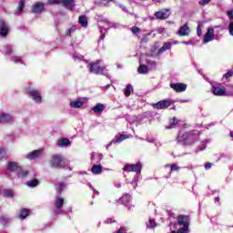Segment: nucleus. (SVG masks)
<instances>
[{
    "label": "nucleus",
    "mask_w": 233,
    "mask_h": 233,
    "mask_svg": "<svg viewBox=\"0 0 233 233\" xmlns=\"http://www.w3.org/2000/svg\"><path fill=\"white\" fill-rule=\"evenodd\" d=\"M3 233H7L6 231H3Z\"/></svg>",
    "instance_id": "nucleus-64"
},
{
    "label": "nucleus",
    "mask_w": 233,
    "mask_h": 233,
    "mask_svg": "<svg viewBox=\"0 0 233 233\" xmlns=\"http://www.w3.org/2000/svg\"><path fill=\"white\" fill-rule=\"evenodd\" d=\"M132 90H134V87L132 85L128 84L127 85L126 88L124 89V95L126 97H130L132 94Z\"/></svg>",
    "instance_id": "nucleus-29"
},
{
    "label": "nucleus",
    "mask_w": 233,
    "mask_h": 233,
    "mask_svg": "<svg viewBox=\"0 0 233 233\" xmlns=\"http://www.w3.org/2000/svg\"><path fill=\"white\" fill-rule=\"evenodd\" d=\"M93 112H95V114H101L103 112V110H105V105L101 104V103H97L93 108H92Z\"/></svg>",
    "instance_id": "nucleus-22"
},
{
    "label": "nucleus",
    "mask_w": 233,
    "mask_h": 233,
    "mask_svg": "<svg viewBox=\"0 0 233 233\" xmlns=\"http://www.w3.org/2000/svg\"><path fill=\"white\" fill-rule=\"evenodd\" d=\"M169 86L177 93L185 92L187 87V84L185 83H171Z\"/></svg>",
    "instance_id": "nucleus-8"
},
{
    "label": "nucleus",
    "mask_w": 233,
    "mask_h": 233,
    "mask_svg": "<svg viewBox=\"0 0 233 233\" xmlns=\"http://www.w3.org/2000/svg\"><path fill=\"white\" fill-rule=\"evenodd\" d=\"M56 29L57 30V22L55 24Z\"/></svg>",
    "instance_id": "nucleus-59"
},
{
    "label": "nucleus",
    "mask_w": 233,
    "mask_h": 233,
    "mask_svg": "<svg viewBox=\"0 0 233 233\" xmlns=\"http://www.w3.org/2000/svg\"><path fill=\"white\" fill-rule=\"evenodd\" d=\"M25 9V0H20L18 3V12H23Z\"/></svg>",
    "instance_id": "nucleus-39"
},
{
    "label": "nucleus",
    "mask_w": 233,
    "mask_h": 233,
    "mask_svg": "<svg viewBox=\"0 0 233 233\" xmlns=\"http://www.w3.org/2000/svg\"><path fill=\"white\" fill-rule=\"evenodd\" d=\"M211 92L214 94V96H218V97L227 96V88L222 84L213 85L211 87Z\"/></svg>",
    "instance_id": "nucleus-5"
},
{
    "label": "nucleus",
    "mask_w": 233,
    "mask_h": 233,
    "mask_svg": "<svg viewBox=\"0 0 233 233\" xmlns=\"http://www.w3.org/2000/svg\"><path fill=\"white\" fill-rule=\"evenodd\" d=\"M14 117L8 113H0V123H12Z\"/></svg>",
    "instance_id": "nucleus-17"
},
{
    "label": "nucleus",
    "mask_w": 233,
    "mask_h": 233,
    "mask_svg": "<svg viewBox=\"0 0 233 233\" xmlns=\"http://www.w3.org/2000/svg\"><path fill=\"white\" fill-rule=\"evenodd\" d=\"M172 46L171 43L166 42L164 43L163 46L158 49V54H163V52H166V50H170V47Z\"/></svg>",
    "instance_id": "nucleus-32"
},
{
    "label": "nucleus",
    "mask_w": 233,
    "mask_h": 233,
    "mask_svg": "<svg viewBox=\"0 0 233 233\" xmlns=\"http://www.w3.org/2000/svg\"><path fill=\"white\" fill-rule=\"evenodd\" d=\"M170 167L171 172H178V170H181V167L177 166V164H167L165 167Z\"/></svg>",
    "instance_id": "nucleus-33"
},
{
    "label": "nucleus",
    "mask_w": 233,
    "mask_h": 233,
    "mask_svg": "<svg viewBox=\"0 0 233 233\" xmlns=\"http://www.w3.org/2000/svg\"><path fill=\"white\" fill-rule=\"evenodd\" d=\"M129 137H130V135H125V134L116 135L115 137V139L112 140L111 143L107 145V147H110L112 143H122V141H125V139H129Z\"/></svg>",
    "instance_id": "nucleus-16"
},
{
    "label": "nucleus",
    "mask_w": 233,
    "mask_h": 233,
    "mask_svg": "<svg viewBox=\"0 0 233 233\" xmlns=\"http://www.w3.org/2000/svg\"><path fill=\"white\" fill-rule=\"evenodd\" d=\"M131 32L134 35H137V34H140L141 33V28L134 25L131 27Z\"/></svg>",
    "instance_id": "nucleus-37"
},
{
    "label": "nucleus",
    "mask_w": 233,
    "mask_h": 233,
    "mask_svg": "<svg viewBox=\"0 0 233 233\" xmlns=\"http://www.w3.org/2000/svg\"><path fill=\"white\" fill-rule=\"evenodd\" d=\"M59 205H65V199L64 198H59Z\"/></svg>",
    "instance_id": "nucleus-55"
},
{
    "label": "nucleus",
    "mask_w": 233,
    "mask_h": 233,
    "mask_svg": "<svg viewBox=\"0 0 233 233\" xmlns=\"http://www.w3.org/2000/svg\"><path fill=\"white\" fill-rule=\"evenodd\" d=\"M190 216L188 215H179L177 217V223L175 224V228H177L176 231H171V233H188L190 230Z\"/></svg>",
    "instance_id": "nucleus-2"
},
{
    "label": "nucleus",
    "mask_w": 233,
    "mask_h": 233,
    "mask_svg": "<svg viewBox=\"0 0 233 233\" xmlns=\"http://www.w3.org/2000/svg\"><path fill=\"white\" fill-rule=\"evenodd\" d=\"M59 147L60 148H68V147H72V141L66 137L59 138Z\"/></svg>",
    "instance_id": "nucleus-18"
},
{
    "label": "nucleus",
    "mask_w": 233,
    "mask_h": 233,
    "mask_svg": "<svg viewBox=\"0 0 233 233\" xmlns=\"http://www.w3.org/2000/svg\"><path fill=\"white\" fill-rule=\"evenodd\" d=\"M59 187H60V188H61V187H63V184H60Z\"/></svg>",
    "instance_id": "nucleus-63"
},
{
    "label": "nucleus",
    "mask_w": 233,
    "mask_h": 233,
    "mask_svg": "<svg viewBox=\"0 0 233 233\" xmlns=\"http://www.w3.org/2000/svg\"><path fill=\"white\" fill-rule=\"evenodd\" d=\"M214 39V28H208V32L204 35V44L210 43Z\"/></svg>",
    "instance_id": "nucleus-15"
},
{
    "label": "nucleus",
    "mask_w": 233,
    "mask_h": 233,
    "mask_svg": "<svg viewBox=\"0 0 233 233\" xmlns=\"http://www.w3.org/2000/svg\"><path fill=\"white\" fill-rule=\"evenodd\" d=\"M105 66H101V60L89 63L90 74H96V76H103L105 74Z\"/></svg>",
    "instance_id": "nucleus-3"
},
{
    "label": "nucleus",
    "mask_w": 233,
    "mask_h": 233,
    "mask_svg": "<svg viewBox=\"0 0 233 233\" xmlns=\"http://www.w3.org/2000/svg\"><path fill=\"white\" fill-rule=\"evenodd\" d=\"M131 199H132V196H130V194L127 193L122 196V198H120V201L122 202L123 205H128Z\"/></svg>",
    "instance_id": "nucleus-25"
},
{
    "label": "nucleus",
    "mask_w": 233,
    "mask_h": 233,
    "mask_svg": "<svg viewBox=\"0 0 233 233\" xmlns=\"http://www.w3.org/2000/svg\"><path fill=\"white\" fill-rule=\"evenodd\" d=\"M33 14H41L43 10H45V4L43 3H35L33 5Z\"/></svg>",
    "instance_id": "nucleus-19"
},
{
    "label": "nucleus",
    "mask_w": 233,
    "mask_h": 233,
    "mask_svg": "<svg viewBox=\"0 0 233 233\" xmlns=\"http://www.w3.org/2000/svg\"><path fill=\"white\" fill-rule=\"evenodd\" d=\"M49 167L51 168H59V155L56 154L49 159Z\"/></svg>",
    "instance_id": "nucleus-14"
},
{
    "label": "nucleus",
    "mask_w": 233,
    "mask_h": 233,
    "mask_svg": "<svg viewBox=\"0 0 233 233\" xmlns=\"http://www.w3.org/2000/svg\"><path fill=\"white\" fill-rule=\"evenodd\" d=\"M203 25H204L203 21L198 22L197 34L198 37H201V34H203V32L201 31V28H203Z\"/></svg>",
    "instance_id": "nucleus-35"
},
{
    "label": "nucleus",
    "mask_w": 233,
    "mask_h": 233,
    "mask_svg": "<svg viewBox=\"0 0 233 233\" xmlns=\"http://www.w3.org/2000/svg\"><path fill=\"white\" fill-rule=\"evenodd\" d=\"M171 105H172V100L164 99V100H160L155 104H152L151 106L156 110H167V108H168V106H170Z\"/></svg>",
    "instance_id": "nucleus-6"
},
{
    "label": "nucleus",
    "mask_w": 233,
    "mask_h": 233,
    "mask_svg": "<svg viewBox=\"0 0 233 233\" xmlns=\"http://www.w3.org/2000/svg\"><path fill=\"white\" fill-rule=\"evenodd\" d=\"M55 214L57 216L59 214V205L55 206Z\"/></svg>",
    "instance_id": "nucleus-53"
},
{
    "label": "nucleus",
    "mask_w": 233,
    "mask_h": 233,
    "mask_svg": "<svg viewBox=\"0 0 233 233\" xmlns=\"http://www.w3.org/2000/svg\"><path fill=\"white\" fill-rule=\"evenodd\" d=\"M230 77H233V71H232V70L228 71V72L223 76V78H224V79H230Z\"/></svg>",
    "instance_id": "nucleus-40"
},
{
    "label": "nucleus",
    "mask_w": 233,
    "mask_h": 233,
    "mask_svg": "<svg viewBox=\"0 0 233 233\" xmlns=\"http://www.w3.org/2000/svg\"><path fill=\"white\" fill-rule=\"evenodd\" d=\"M227 15H228V19L233 20V11L232 10L228 11Z\"/></svg>",
    "instance_id": "nucleus-47"
},
{
    "label": "nucleus",
    "mask_w": 233,
    "mask_h": 233,
    "mask_svg": "<svg viewBox=\"0 0 233 233\" xmlns=\"http://www.w3.org/2000/svg\"><path fill=\"white\" fill-rule=\"evenodd\" d=\"M92 174H95V176H98L103 172V166L101 165H93L91 167Z\"/></svg>",
    "instance_id": "nucleus-20"
},
{
    "label": "nucleus",
    "mask_w": 233,
    "mask_h": 233,
    "mask_svg": "<svg viewBox=\"0 0 233 233\" xmlns=\"http://www.w3.org/2000/svg\"><path fill=\"white\" fill-rule=\"evenodd\" d=\"M228 32H229L230 35H233V21L229 22Z\"/></svg>",
    "instance_id": "nucleus-42"
},
{
    "label": "nucleus",
    "mask_w": 233,
    "mask_h": 233,
    "mask_svg": "<svg viewBox=\"0 0 233 233\" xmlns=\"http://www.w3.org/2000/svg\"><path fill=\"white\" fill-rule=\"evenodd\" d=\"M43 156V149L34 150L26 155V159H37V157H41Z\"/></svg>",
    "instance_id": "nucleus-13"
},
{
    "label": "nucleus",
    "mask_w": 233,
    "mask_h": 233,
    "mask_svg": "<svg viewBox=\"0 0 233 233\" xmlns=\"http://www.w3.org/2000/svg\"><path fill=\"white\" fill-rule=\"evenodd\" d=\"M5 156H6V151L0 149V159H4Z\"/></svg>",
    "instance_id": "nucleus-45"
},
{
    "label": "nucleus",
    "mask_w": 233,
    "mask_h": 233,
    "mask_svg": "<svg viewBox=\"0 0 233 233\" xmlns=\"http://www.w3.org/2000/svg\"><path fill=\"white\" fill-rule=\"evenodd\" d=\"M10 221V218H8V216L6 215H3L2 217H0V225H3V227H6V225H8Z\"/></svg>",
    "instance_id": "nucleus-28"
},
{
    "label": "nucleus",
    "mask_w": 233,
    "mask_h": 233,
    "mask_svg": "<svg viewBox=\"0 0 233 233\" xmlns=\"http://www.w3.org/2000/svg\"><path fill=\"white\" fill-rule=\"evenodd\" d=\"M84 103L81 100H75L70 103L71 108H81L83 106Z\"/></svg>",
    "instance_id": "nucleus-30"
},
{
    "label": "nucleus",
    "mask_w": 233,
    "mask_h": 233,
    "mask_svg": "<svg viewBox=\"0 0 233 233\" xmlns=\"http://www.w3.org/2000/svg\"><path fill=\"white\" fill-rule=\"evenodd\" d=\"M177 34L180 37H188V35H190V27L188 26V23H186L180 26Z\"/></svg>",
    "instance_id": "nucleus-7"
},
{
    "label": "nucleus",
    "mask_w": 233,
    "mask_h": 233,
    "mask_svg": "<svg viewBox=\"0 0 233 233\" xmlns=\"http://www.w3.org/2000/svg\"><path fill=\"white\" fill-rule=\"evenodd\" d=\"M4 196H5L6 198H14V190L4 189Z\"/></svg>",
    "instance_id": "nucleus-36"
},
{
    "label": "nucleus",
    "mask_w": 233,
    "mask_h": 233,
    "mask_svg": "<svg viewBox=\"0 0 233 233\" xmlns=\"http://www.w3.org/2000/svg\"><path fill=\"white\" fill-rule=\"evenodd\" d=\"M143 169V164L137 162V164H126L123 167L124 172H135L136 174H141Z\"/></svg>",
    "instance_id": "nucleus-4"
},
{
    "label": "nucleus",
    "mask_w": 233,
    "mask_h": 233,
    "mask_svg": "<svg viewBox=\"0 0 233 233\" xmlns=\"http://www.w3.org/2000/svg\"><path fill=\"white\" fill-rule=\"evenodd\" d=\"M127 210H130V206H127Z\"/></svg>",
    "instance_id": "nucleus-62"
},
{
    "label": "nucleus",
    "mask_w": 233,
    "mask_h": 233,
    "mask_svg": "<svg viewBox=\"0 0 233 233\" xmlns=\"http://www.w3.org/2000/svg\"><path fill=\"white\" fill-rule=\"evenodd\" d=\"M38 185H39V180L37 178L28 180L26 182V186L30 187L31 188H34V187H37Z\"/></svg>",
    "instance_id": "nucleus-31"
},
{
    "label": "nucleus",
    "mask_w": 233,
    "mask_h": 233,
    "mask_svg": "<svg viewBox=\"0 0 233 233\" xmlns=\"http://www.w3.org/2000/svg\"><path fill=\"white\" fill-rule=\"evenodd\" d=\"M99 159H103V154H98Z\"/></svg>",
    "instance_id": "nucleus-58"
},
{
    "label": "nucleus",
    "mask_w": 233,
    "mask_h": 233,
    "mask_svg": "<svg viewBox=\"0 0 233 233\" xmlns=\"http://www.w3.org/2000/svg\"><path fill=\"white\" fill-rule=\"evenodd\" d=\"M29 97L33 99L35 103H41L43 101V97L41 96V93L39 91L33 89L28 92Z\"/></svg>",
    "instance_id": "nucleus-10"
},
{
    "label": "nucleus",
    "mask_w": 233,
    "mask_h": 233,
    "mask_svg": "<svg viewBox=\"0 0 233 233\" xmlns=\"http://www.w3.org/2000/svg\"><path fill=\"white\" fill-rule=\"evenodd\" d=\"M146 226H147V228L152 229L157 227V223L156 222V219L149 218L148 221L146 223Z\"/></svg>",
    "instance_id": "nucleus-27"
},
{
    "label": "nucleus",
    "mask_w": 233,
    "mask_h": 233,
    "mask_svg": "<svg viewBox=\"0 0 233 233\" xmlns=\"http://www.w3.org/2000/svg\"><path fill=\"white\" fill-rule=\"evenodd\" d=\"M177 139L178 143H181V145H194L196 141H199V131L192 130L184 134H180L178 135Z\"/></svg>",
    "instance_id": "nucleus-1"
},
{
    "label": "nucleus",
    "mask_w": 233,
    "mask_h": 233,
    "mask_svg": "<svg viewBox=\"0 0 233 233\" xmlns=\"http://www.w3.org/2000/svg\"><path fill=\"white\" fill-rule=\"evenodd\" d=\"M76 32V25L71 26L66 32V35H69V37H72V34Z\"/></svg>",
    "instance_id": "nucleus-38"
},
{
    "label": "nucleus",
    "mask_w": 233,
    "mask_h": 233,
    "mask_svg": "<svg viewBox=\"0 0 233 233\" xmlns=\"http://www.w3.org/2000/svg\"><path fill=\"white\" fill-rule=\"evenodd\" d=\"M177 123H179V121L177 120V118H176V116H174L172 118L170 125H171V127H176V125H177Z\"/></svg>",
    "instance_id": "nucleus-43"
},
{
    "label": "nucleus",
    "mask_w": 233,
    "mask_h": 233,
    "mask_svg": "<svg viewBox=\"0 0 233 233\" xmlns=\"http://www.w3.org/2000/svg\"><path fill=\"white\" fill-rule=\"evenodd\" d=\"M138 74H147L148 72V66L147 65H140L137 68Z\"/></svg>",
    "instance_id": "nucleus-34"
},
{
    "label": "nucleus",
    "mask_w": 233,
    "mask_h": 233,
    "mask_svg": "<svg viewBox=\"0 0 233 233\" xmlns=\"http://www.w3.org/2000/svg\"><path fill=\"white\" fill-rule=\"evenodd\" d=\"M100 37H99V41H104L105 40V37H106V35L105 33H103V30H100Z\"/></svg>",
    "instance_id": "nucleus-48"
},
{
    "label": "nucleus",
    "mask_w": 233,
    "mask_h": 233,
    "mask_svg": "<svg viewBox=\"0 0 233 233\" xmlns=\"http://www.w3.org/2000/svg\"><path fill=\"white\" fill-rule=\"evenodd\" d=\"M62 207H63V206H61V205L59 206V210H60V211H61V208H62Z\"/></svg>",
    "instance_id": "nucleus-61"
},
{
    "label": "nucleus",
    "mask_w": 233,
    "mask_h": 233,
    "mask_svg": "<svg viewBox=\"0 0 233 233\" xmlns=\"http://www.w3.org/2000/svg\"><path fill=\"white\" fill-rule=\"evenodd\" d=\"M211 0H200L199 1V5H201V6H205L207 5H208V3H210Z\"/></svg>",
    "instance_id": "nucleus-44"
},
{
    "label": "nucleus",
    "mask_w": 233,
    "mask_h": 233,
    "mask_svg": "<svg viewBox=\"0 0 233 233\" xmlns=\"http://www.w3.org/2000/svg\"><path fill=\"white\" fill-rule=\"evenodd\" d=\"M13 61L14 63L17 64V63H21V58L17 57V56H14L13 57Z\"/></svg>",
    "instance_id": "nucleus-50"
},
{
    "label": "nucleus",
    "mask_w": 233,
    "mask_h": 233,
    "mask_svg": "<svg viewBox=\"0 0 233 233\" xmlns=\"http://www.w3.org/2000/svg\"><path fill=\"white\" fill-rule=\"evenodd\" d=\"M205 168H206L207 170H208V168H212V163L207 162V163L205 164Z\"/></svg>",
    "instance_id": "nucleus-51"
},
{
    "label": "nucleus",
    "mask_w": 233,
    "mask_h": 233,
    "mask_svg": "<svg viewBox=\"0 0 233 233\" xmlns=\"http://www.w3.org/2000/svg\"><path fill=\"white\" fill-rule=\"evenodd\" d=\"M155 17L160 21H164L165 19H168V17H170V12H168V10L157 11L155 13Z\"/></svg>",
    "instance_id": "nucleus-11"
},
{
    "label": "nucleus",
    "mask_w": 233,
    "mask_h": 233,
    "mask_svg": "<svg viewBox=\"0 0 233 233\" xmlns=\"http://www.w3.org/2000/svg\"><path fill=\"white\" fill-rule=\"evenodd\" d=\"M97 227H101V222L98 223Z\"/></svg>",
    "instance_id": "nucleus-60"
},
{
    "label": "nucleus",
    "mask_w": 233,
    "mask_h": 233,
    "mask_svg": "<svg viewBox=\"0 0 233 233\" xmlns=\"http://www.w3.org/2000/svg\"><path fill=\"white\" fill-rule=\"evenodd\" d=\"M5 55L12 54V47L11 46H5Z\"/></svg>",
    "instance_id": "nucleus-46"
},
{
    "label": "nucleus",
    "mask_w": 233,
    "mask_h": 233,
    "mask_svg": "<svg viewBox=\"0 0 233 233\" xmlns=\"http://www.w3.org/2000/svg\"><path fill=\"white\" fill-rule=\"evenodd\" d=\"M59 3L66 10L74 12V8L76 7V0H59Z\"/></svg>",
    "instance_id": "nucleus-9"
},
{
    "label": "nucleus",
    "mask_w": 233,
    "mask_h": 233,
    "mask_svg": "<svg viewBox=\"0 0 233 233\" xmlns=\"http://www.w3.org/2000/svg\"><path fill=\"white\" fill-rule=\"evenodd\" d=\"M51 5H59V0H49Z\"/></svg>",
    "instance_id": "nucleus-52"
},
{
    "label": "nucleus",
    "mask_w": 233,
    "mask_h": 233,
    "mask_svg": "<svg viewBox=\"0 0 233 233\" xmlns=\"http://www.w3.org/2000/svg\"><path fill=\"white\" fill-rule=\"evenodd\" d=\"M215 201H216V203H219V197H216Z\"/></svg>",
    "instance_id": "nucleus-57"
},
{
    "label": "nucleus",
    "mask_w": 233,
    "mask_h": 233,
    "mask_svg": "<svg viewBox=\"0 0 233 233\" xmlns=\"http://www.w3.org/2000/svg\"><path fill=\"white\" fill-rule=\"evenodd\" d=\"M116 233H127V228H120Z\"/></svg>",
    "instance_id": "nucleus-49"
},
{
    "label": "nucleus",
    "mask_w": 233,
    "mask_h": 233,
    "mask_svg": "<svg viewBox=\"0 0 233 233\" xmlns=\"http://www.w3.org/2000/svg\"><path fill=\"white\" fill-rule=\"evenodd\" d=\"M28 175V171H19L18 172V177H26Z\"/></svg>",
    "instance_id": "nucleus-41"
},
{
    "label": "nucleus",
    "mask_w": 233,
    "mask_h": 233,
    "mask_svg": "<svg viewBox=\"0 0 233 233\" xmlns=\"http://www.w3.org/2000/svg\"><path fill=\"white\" fill-rule=\"evenodd\" d=\"M70 165V161H68V159L63 157H59V167L60 168H65L66 167H68Z\"/></svg>",
    "instance_id": "nucleus-26"
},
{
    "label": "nucleus",
    "mask_w": 233,
    "mask_h": 233,
    "mask_svg": "<svg viewBox=\"0 0 233 233\" xmlns=\"http://www.w3.org/2000/svg\"><path fill=\"white\" fill-rule=\"evenodd\" d=\"M167 212L170 218L174 217V213H172L170 210H167Z\"/></svg>",
    "instance_id": "nucleus-56"
},
{
    "label": "nucleus",
    "mask_w": 233,
    "mask_h": 233,
    "mask_svg": "<svg viewBox=\"0 0 233 233\" xmlns=\"http://www.w3.org/2000/svg\"><path fill=\"white\" fill-rule=\"evenodd\" d=\"M78 23L81 25L84 28H86L88 26V19L86 15H80L78 18Z\"/></svg>",
    "instance_id": "nucleus-24"
},
{
    "label": "nucleus",
    "mask_w": 233,
    "mask_h": 233,
    "mask_svg": "<svg viewBox=\"0 0 233 233\" xmlns=\"http://www.w3.org/2000/svg\"><path fill=\"white\" fill-rule=\"evenodd\" d=\"M8 172H15L19 170V165L15 162H9L7 166Z\"/></svg>",
    "instance_id": "nucleus-21"
},
{
    "label": "nucleus",
    "mask_w": 233,
    "mask_h": 233,
    "mask_svg": "<svg viewBox=\"0 0 233 233\" xmlns=\"http://www.w3.org/2000/svg\"><path fill=\"white\" fill-rule=\"evenodd\" d=\"M30 216V210L26 208H23L20 210V213L18 215L19 219H26Z\"/></svg>",
    "instance_id": "nucleus-23"
},
{
    "label": "nucleus",
    "mask_w": 233,
    "mask_h": 233,
    "mask_svg": "<svg viewBox=\"0 0 233 233\" xmlns=\"http://www.w3.org/2000/svg\"><path fill=\"white\" fill-rule=\"evenodd\" d=\"M8 24L5 20H0V36L6 37L8 35Z\"/></svg>",
    "instance_id": "nucleus-12"
},
{
    "label": "nucleus",
    "mask_w": 233,
    "mask_h": 233,
    "mask_svg": "<svg viewBox=\"0 0 233 233\" xmlns=\"http://www.w3.org/2000/svg\"><path fill=\"white\" fill-rule=\"evenodd\" d=\"M115 220H113L112 218H107L105 223L108 224V223H114Z\"/></svg>",
    "instance_id": "nucleus-54"
}]
</instances>
